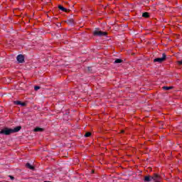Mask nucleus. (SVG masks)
Listing matches in <instances>:
<instances>
[{
	"label": "nucleus",
	"instance_id": "obj_10",
	"mask_svg": "<svg viewBox=\"0 0 182 182\" xmlns=\"http://www.w3.org/2000/svg\"><path fill=\"white\" fill-rule=\"evenodd\" d=\"M173 87H166V86H164L163 87H162V89L164 90H171V89H173Z\"/></svg>",
	"mask_w": 182,
	"mask_h": 182
},
{
	"label": "nucleus",
	"instance_id": "obj_20",
	"mask_svg": "<svg viewBox=\"0 0 182 182\" xmlns=\"http://www.w3.org/2000/svg\"><path fill=\"white\" fill-rule=\"evenodd\" d=\"M88 70H90V68H88Z\"/></svg>",
	"mask_w": 182,
	"mask_h": 182
},
{
	"label": "nucleus",
	"instance_id": "obj_12",
	"mask_svg": "<svg viewBox=\"0 0 182 182\" xmlns=\"http://www.w3.org/2000/svg\"><path fill=\"white\" fill-rule=\"evenodd\" d=\"M144 181H151V176H145Z\"/></svg>",
	"mask_w": 182,
	"mask_h": 182
},
{
	"label": "nucleus",
	"instance_id": "obj_2",
	"mask_svg": "<svg viewBox=\"0 0 182 182\" xmlns=\"http://www.w3.org/2000/svg\"><path fill=\"white\" fill-rule=\"evenodd\" d=\"M94 36H107V32L106 31H99V28H97L95 31L93 32Z\"/></svg>",
	"mask_w": 182,
	"mask_h": 182
},
{
	"label": "nucleus",
	"instance_id": "obj_15",
	"mask_svg": "<svg viewBox=\"0 0 182 182\" xmlns=\"http://www.w3.org/2000/svg\"><path fill=\"white\" fill-rule=\"evenodd\" d=\"M84 136H85V137H90V136H92V133L86 132Z\"/></svg>",
	"mask_w": 182,
	"mask_h": 182
},
{
	"label": "nucleus",
	"instance_id": "obj_16",
	"mask_svg": "<svg viewBox=\"0 0 182 182\" xmlns=\"http://www.w3.org/2000/svg\"><path fill=\"white\" fill-rule=\"evenodd\" d=\"M39 89H41V87H39V86H35L34 87V90H39Z\"/></svg>",
	"mask_w": 182,
	"mask_h": 182
},
{
	"label": "nucleus",
	"instance_id": "obj_13",
	"mask_svg": "<svg viewBox=\"0 0 182 182\" xmlns=\"http://www.w3.org/2000/svg\"><path fill=\"white\" fill-rule=\"evenodd\" d=\"M122 62H123V60H122L120 58H117V59L115 60L114 63H122Z\"/></svg>",
	"mask_w": 182,
	"mask_h": 182
},
{
	"label": "nucleus",
	"instance_id": "obj_5",
	"mask_svg": "<svg viewBox=\"0 0 182 182\" xmlns=\"http://www.w3.org/2000/svg\"><path fill=\"white\" fill-rule=\"evenodd\" d=\"M151 180H154V181H159L160 180V175L157 173H154L153 176L151 177Z\"/></svg>",
	"mask_w": 182,
	"mask_h": 182
},
{
	"label": "nucleus",
	"instance_id": "obj_11",
	"mask_svg": "<svg viewBox=\"0 0 182 182\" xmlns=\"http://www.w3.org/2000/svg\"><path fill=\"white\" fill-rule=\"evenodd\" d=\"M34 132H43V129L41 127H36L34 129Z\"/></svg>",
	"mask_w": 182,
	"mask_h": 182
},
{
	"label": "nucleus",
	"instance_id": "obj_3",
	"mask_svg": "<svg viewBox=\"0 0 182 182\" xmlns=\"http://www.w3.org/2000/svg\"><path fill=\"white\" fill-rule=\"evenodd\" d=\"M167 58V55L165 54V53H164L162 54V58H155L154 60V62L156 63V62H158L159 63H163V62H164V60H166V59Z\"/></svg>",
	"mask_w": 182,
	"mask_h": 182
},
{
	"label": "nucleus",
	"instance_id": "obj_18",
	"mask_svg": "<svg viewBox=\"0 0 182 182\" xmlns=\"http://www.w3.org/2000/svg\"><path fill=\"white\" fill-rule=\"evenodd\" d=\"M146 4H149V2H150L149 0H146Z\"/></svg>",
	"mask_w": 182,
	"mask_h": 182
},
{
	"label": "nucleus",
	"instance_id": "obj_1",
	"mask_svg": "<svg viewBox=\"0 0 182 182\" xmlns=\"http://www.w3.org/2000/svg\"><path fill=\"white\" fill-rule=\"evenodd\" d=\"M21 129H22V127L21 126L16 127L14 129L6 127L1 130L0 134H5V136H9V134H12L14 133H18V132H19Z\"/></svg>",
	"mask_w": 182,
	"mask_h": 182
},
{
	"label": "nucleus",
	"instance_id": "obj_4",
	"mask_svg": "<svg viewBox=\"0 0 182 182\" xmlns=\"http://www.w3.org/2000/svg\"><path fill=\"white\" fill-rule=\"evenodd\" d=\"M16 59L18 63H23L25 62V57L22 54L17 55Z\"/></svg>",
	"mask_w": 182,
	"mask_h": 182
},
{
	"label": "nucleus",
	"instance_id": "obj_19",
	"mask_svg": "<svg viewBox=\"0 0 182 182\" xmlns=\"http://www.w3.org/2000/svg\"><path fill=\"white\" fill-rule=\"evenodd\" d=\"M121 133H124V130H122V131H121Z\"/></svg>",
	"mask_w": 182,
	"mask_h": 182
},
{
	"label": "nucleus",
	"instance_id": "obj_14",
	"mask_svg": "<svg viewBox=\"0 0 182 182\" xmlns=\"http://www.w3.org/2000/svg\"><path fill=\"white\" fill-rule=\"evenodd\" d=\"M68 25H73V23H75V21H73V19H70L68 21Z\"/></svg>",
	"mask_w": 182,
	"mask_h": 182
},
{
	"label": "nucleus",
	"instance_id": "obj_7",
	"mask_svg": "<svg viewBox=\"0 0 182 182\" xmlns=\"http://www.w3.org/2000/svg\"><path fill=\"white\" fill-rule=\"evenodd\" d=\"M58 9H60V11H63V12H68V9L62 6H58Z\"/></svg>",
	"mask_w": 182,
	"mask_h": 182
},
{
	"label": "nucleus",
	"instance_id": "obj_6",
	"mask_svg": "<svg viewBox=\"0 0 182 182\" xmlns=\"http://www.w3.org/2000/svg\"><path fill=\"white\" fill-rule=\"evenodd\" d=\"M14 103H15V105H18L22 106L23 107L26 106V103L22 102L21 101H15Z\"/></svg>",
	"mask_w": 182,
	"mask_h": 182
},
{
	"label": "nucleus",
	"instance_id": "obj_8",
	"mask_svg": "<svg viewBox=\"0 0 182 182\" xmlns=\"http://www.w3.org/2000/svg\"><path fill=\"white\" fill-rule=\"evenodd\" d=\"M26 167L27 168H29L30 170H34L35 169V168L33 166H32V165H31V164H29V163H27L26 164Z\"/></svg>",
	"mask_w": 182,
	"mask_h": 182
},
{
	"label": "nucleus",
	"instance_id": "obj_17",
	"mask_svg": "<svg viewBox=\"0 0 182 182\" xmlns=\"http://www.w3.org/2000/svg\"><path fill=\"white\" fill-rule=\"evenodd\" d=\"M9 178H11V180H15V177H14L13 176H9Z\"/></svg>",
	"mask_w": 182,
	"mask_h": 182
},
{
	"label": "nucleus",
	"instance_id": "obj_9",
	"mask_svg": "<svg viewBox=\"0 0 182 182\" xmlns=\"http://www.w3.org/2000/svg\"><path fill=\"white\" fill-rule=\"evenodd\" d=\"M143 18H150V14L149 12H144L142 14Z\"/></svg>",
	"mask_w": 182,
	"mask_h": 182
}]
</instances>
